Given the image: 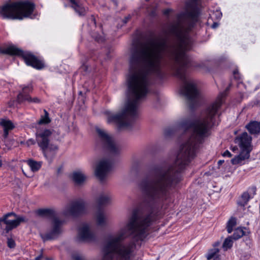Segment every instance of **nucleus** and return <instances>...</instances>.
<instances>
[{
    "instance_id": "obj_1",
    "label": "nucleus",
    "mask_w": 260,
    "mask_h": 260,
    "mask_svg": "<svg viewBox=\"0 0 260 260\" xmlns=\"http://www.w3.org/2000/svg\"><path fill=\"white\" fill-rule=\"evenodd\" d=\"M230 87L229 84L199 115L182 119V144L175 160L152 165L141 178L138 186L143 200L133 210L124 225L107 240L103 260H130L134 256L135 242L144 241L149 235L150 228L158 218L171 190L181 180V172L194 157L199 145L214 125L215 116Z\"/></svg>"
},
{
    "instance_id": "obj_2",
    "label": "nucleus",
    "mask_w": 260,
    "mask_h": 260,
    "mask_svg": "<svg viewBox=\"0 0 260 260\" xmlns=\"http://www.w3.org/2000/svg\"><path fill=\"white\" fill-rule=\"evenodd\" d=\"M200 0H189L185 12L177 15L169 27L176 42L168 44L166 38L156 37L146 44L132 47L129 57V70L127 81H146L152 72H158L161 61L168 57L173 63L178 74L191 66L185 52L193 45L188 32L198 21Z\"/></svg>"
},
{
    "instance_id": "obj_3",
    "label": "nucleus",
    "mask_w": 260,
    "mask_h": 260,
    "mask_svg": "<svg viewBox=\"0 0 260 260\" xmlns=\"http://www.w3.org/2000/svg\"><path fill=\"white\" fill-rule=\"evenodd\" d=\"M151 83L127 82V100L118 113L108 116V122H115L119 129L131 126L138 117L140 103L152 91Z\"/></svg>"
},
{
    "instance_id": "obj_4",
    "label": "nucleus",
    "mask_w": 260,
    "mask_h": 260,
    "mask_svg": "<svg viewBox=\"0 0 260 260\" xmlns=\"http://www.w3.org/2000/svg\"><path fill=\"white\" fill-rule=\"evenodd\" d=\"M35 5L28 2L6 4L0 8V15L3 18L22 19L32 14Z\"/></svg>"
},
{
    "instance_id": "obj_5",
    "label": "nucleus",
    "mask_w": 260,
    "mask_h": 260,
    "mask_svg": "<svg viewBox=\"0 0 260 260\" xmlns=\"http://www.w3.org/2000/svg\"><path fill=\"white\" fill-rule=\"evenodd\" d=\"M36 141L40 147L44 157L49 162H51L55 156L58 147L50 143L52 132L49 129L36 133Z\"/></svg>"
},
{
    "instance_id": "obj_6",
    "label": "nucleus",
    "mask_w": 260,
    "mask_h": 260,
    "mask_svg": "<svg viewBox=\"0 0 260 260\" xmlns=\"http://www.w3.org/2000/svg\"><path fill=\"white\" fill-rule=\"evenodd\" d=\"M97 133L96 146L98 148L108 151L113 155L120 153L121 147L113 139V137L104 129L95 128Z\"/></svg>"
},
{
    "instance_id": "obj_7",
    "label": "nucleus",
    "mask_w": 260,
    "mask_h": 260,
    "mask_svg": "<svg viewBox=\"0 0 260 260\" xmlns=\"http://www.w3.org/2000/svg\"><path fill=\"white\" fill-rule=\"evenodd\" d=\"M0 53L11 55L21 56L27 66L37 69H41L44 67L43 62L30 53L24 52L13 45L0 48Z\"/></svg>"
},
{
    "instance_id": "obj_8",
    "label": "nucleus",
    "mask_w": 260,
    "mask_h": 260,
    "mask_svg": "<svg viewBox=\"0 0 260 260\" xmlns=\"http://www.w3.org/2000/svg\"><path fill=\"white\" fill-rule=\"evenodd\" d=\"M179 92L185 98L190 109H193L198 106L201 98V92L194 82H181Z\"/></svg>"
},
{
    "instance_id": "obj_9",
    "label": "nucleus",
    "mask_w": 260,
    "mask_h": 260,
    "mask_svg": "<svg viewBox=\"0 0 260 260\" xmlns=\"http://www.w3.org/2000/svg\"><path fill=\"white\" fill-rule=\"evenodd\" d=\"M251 140V137L246 132L243 133L236 138V142L239 143L241 151L238 155L232 159L231 162L233 165H242L245 159L249 158L250 153L252 150Z\"/></svg>"
},
{
    "instance_id": "obj_10",
    "label": "nucleus",
    "mask_w": 260,
    "mask_h": 260,
    "mask_svg": "<svg viewBox=\"0 0 260 260\" xmlns=\"http://www.w3.org/2000/svg\"><path fill=\"white\" fill-rule=\"evenodd\" d=\"M38 214L41 216H48L52 219L51 230L45 234H41V238L44 241L56 238L61 233V225L63 221L56 217L55 212L51 209H39L38 210Z\"/></svg>"
},
{
    "instance_id": "obj_11",
    "label": "nucleus",
    "mask_w": 260,
    "mask_h": 260,
    "mask_svg": "<svg viewBox=\"0 0 260 260\" xmlns=\"http://www.w3.org/2000/svg\"><path fill=\"white\" fill-rule=\"evenodd\" d=\"M110 202L111 196L108 192H101L95 199L96 206L95 219L99 226H104L107 224V217L102 208L109 205Z\"/></svg>"
},
{
    "instance_id": "obj_12",
    "label": "nucleus",
    "mask_w": 260,
    "mask_h": 260,
    "mask_svg": "<svg viewBox=\"0 0 260 260\" xmlns=\"http://www.w3.org/2000/svg\"><path fill=\"white\" fill-rule=\"evenodd\" d=\"M86 204L82 199H78L69 203L62 211L64 216L77 217L86 212Z\"/></svg>"
},
{
    "instance_id": "obj_13",
    "label": "nucleus",
    "mask_w": 260,
    "mask_h": 260,
    "mask_svg": "<svg viewBox=\"0 0 260 260\" xmlns=\"http://www.w3.org/2000/svg\"><path fill=\"white\" fill-rule=\"evenodd\" d=\"M25 221L24 216H18L14 212H10L0 218V224L4 223L6 224L5 230L8 233L13 229L19 226L21 222Z\"/></svg>"
},
{
    "instance_id": "obj_14",
    "label": "nucleus",
    "mask_w": 260,
    "mask_h": 260,
    "mask_svg": "<svg viewBox=\"0 0 260 260\" xmlns=\"http://www.w3.org/2000/svg\"><path fill=\"white\" fill-rule=\"evenodd\" d=\"M113 160L111 158L101 159L96 166L95 174L101 182H104L107 174L112 170Z\"/></svg>"
},
{
    "instance_id": "obj_15",
    "label": "nucleus",
    "mask_w": 260,
    "mask_h": 260,
    "mask_svg": "<svg viewBox=\"0 0 260 260\" xmlns=\"http://www.w3.org/2000/svg\"><path fill=\"white\" fill-rule=\"evenodd\" d=\"M96 234L90 225L83 223L79 228L78 239L80 242H91L96 240Z\"/></svg>"
},
{
    "instance_id": "obj_16",
    "label": "nucleus",
    "mask_w": 260,
    "mask_h": 260,
    "mask_svg": "<svg viewBox=\"0 0 260 260\" xmlns=\"http://www.w3.org/2000/svg\"><path fill=\"white\" fill-rule=\"evenodd\" d=\"M72 179L76 186H82L85 183L87 176L83 172L77 171L72 173Z\"/></svg>"
},
{
    "instance_id": "obj_17",
    "label": "nucleus",
    "mask_w": 260,
    "mask_h": 260,
    "mask_svg": "<svg viewBox=\"0 0 260 260\" xmlns=\"http://www.w3.org/2000/svg\"><path fill=\"white\" fill-rule=\"evenodd\" d=\"M32 89L31 85H28L27 86L22 87V92L19 93L17 96V101L18 103L21 104L25 101H30L32 98L29 97L26 93L27 91H29Z\"/></svg>"
},
{
    "instance_id": "obj_18",
    "label": "nucleus",
    "mask_w": 260,
    "mask_h": 260,
    "mask_svg": "<svg viewBox=\"0 0 260 260\" xmlns=\"http://www.w3.org/2000/svg\"><path fill=\"white\" fill-rule=\"evenodd\" d=\"M246 128L251 134H258L260 133V123L252 121L246 125Z\"/></svg>"
},
{
    "instance_id": "obj_19",
    "label": "nucleus",
    "mask_w": 260,
    "mask_h": 260,
    "mask_svg": "<svg viewBox=\"0 0 260 260\" xmlns=\"http://www.w3.org/2000/svg\"><path fill=\"white\" fill-rule=\"evenodd\" d=\"M70 2L72 4V7L79 16L84 15L85 13L84 8L80 5L75 0H70Z\"/></svg>"
},
{
    "instance_id": "obj_20",
    "label": "nucleus",
    "mask_w": 260,
    "mask_h": 260,
    "mask_svg": "<svg viewBox=\"0 0 260 260\" xmlns=\"http://www.w3.org/2000/svg\"><path fill=\"white\" fill-rule=\"evenodd\" d=\"M237 224V219L235 217H232L228 220L226 223V229L228 233H231L233 231L234 228L236 226Z\"/></svg>"
},
{
    "instance_id": "obj_21",
    "label": "nucleus",
    "mask_w": 260,
    "mask_h": 260,
    "mask_svg": "<svg viewBox=\"0 0 260 260\" xmlns=\"http://www.w3.org/2000/svg\"><path fill=\"white\" fill-rule=\"evenodd\" d=\"M28 165L33 172H37L40 169L42 166V162L29 160L28 161Z\"/></svg>"
},
{
    "instance_id": "obj_22",
    "label": "nucleus",
    "mask_w": 260,
    "mask_h": 260,
    "mask_svg": "<svg viewBox=\"0 0 260 260\" xmlns=\"http://www.w3.org/2000/svg\"><path fill=\"white\" fill-rule=\"evenodd\" d=\"M250 199V196L249 193L247 192H244L240 199L238 201V204L241 206H244L246 204H247Z\"/></svg>"
},
{
    "instance_id": "obj_23",
    "label": "nucleus",
    "mask_w": 260,
    "mask_h": 260,
    "mask_svg": "<svg viewBox=\"0 0 260 260\" xmlns=\"http://www.w3.org/2000/svg\"><path fill=\"white\" fill-rule=\"evenodd\" d=\"M219 252V250L217 248H214L210 249L206 255L207 259L210 260L212 258L214 259L216 257H219L218 254Z\"/></svg>"
},
{
    "instance_id": "obj_24",
    "label": "nucleus",
    "mask_w": 260,
    "mask_h": 260,
    "mask_svg": "<svg viewBox=\"0 0 260 260\" xmlns=\"http://www.w3.org/2000/svg\"><path fill=\"white\" fill-rule=\"evenodd\" d=\"M245 234V232H244L243 229L238 228L234 231V233L232 237L234 240H237L243 237Z\"/></svg>"
},
{
    "instance_id": "obj_25",
    "label": "nucleus",
    "mask_w": 260,
    "mask_h": 260,
    "mask_svg": "<svg viewBox=\"0 0 260 260\" xmlns=\"http://www.w3.org/2000/svg\"><path fill=\"white\" fill-rule=\"evenodd\" d=\"M45 115L44 116H42L41 119L38 121V124H48L50 122V119L49 117V114L47 112L46 110H44Z\"/></svg>"
},
{
    "instance_id": "obj_26",
    "label": "nucleus",
    "mask_w": 260,
    "mask_h": 260,
    "mask_svg": "<svg viewBox=\"0 0 260 260\" xmlns=\"http://www.w3.org/2000/svg\"><path fill=\"white\" fill-rule=\"evenodd\" d=\"M0 124L5 129L11 130L14 127L13 123L10 120H2Z\"/></svg>"
},
{
    "instance_id": "obj_27",
    "label": "nucleus",
    "mask_w": 260,
    "mask_h": 260,
    "mask_svg": "<svg viewBox=\"0 0 260 260\" xmlns=\"http://www.w3.org/2000/svg\"><path fill=\"white\" fill-rule=\"evenodd\" d=\"M232 239V236H230L225 239L222 244V247L225 250H226L232 246L233 243Z\"/></svg>"
},
{
    "instance_id": "obj_28",
    "label": "nucleus",
    "mask_w": 260,
    "mask_h": 260,
    "mask_svg": "<svg viewBox=\"0 0 260 260\" xmlns=\"http://www.w3.org/2000/svg\"><path fill=\"white\" fill-rule=\"evenodd\" d=\"M211 17L212 18H216V19H219L222 17V13L219 10H216L215 11H213L212 14H211Z\"/></svg>"
},
{
    "instance_id": "obj_29",
    "label": "nucleus",
    "mask_w": 260,
    "mask_h": 260,
    "mask_svg": "<svg viewBox=\"0 0 260 260\" xmlns=\"http://www.w3.org/2000/svg\"><path fill=\"white\" fill-rule=\"evenodd\" d=\"M88 69V65L84 63L79 69V72L83 74V77L85 76L87 74Z\"/></svg>"
},
{
    "instance_id": "obj_30",
    "label": "nucleus",
    "mask_w": 260,
    "mask_h": 260,
    "mask_svg": "<svg viewBox=\"0 0 260 260\" xmlns=\"http://www.w3.org/2000/svg\"><path fill=\"white\" fill-rule=\"evenodd\" d=\"M92 37L94 39V40L98 42H102L104 41V37L102 35H92Z\"/></svg>"
},
{
    "instance_id": "obj_31",
    "label": "nucleus",
    "mask_w": 260,
    "mask_h": 260,
    "mask_svg": "<svg viewBox=\"0 0 260 260\" xmlns=\"http://www.w3.org/2000/svg\"><path fill=\"white\" fill-rule=\"evenodd\" d=\"M7 244H8V246L10 248H14L15 246V242L12 239H8Z\"/></svg>"
},
{
    "instance_id": "obj_32",
    "label": "nucleus",
    "mask_w": 260,
    "mask_h": 260,
    "mask_svg": "<svg viewBox=\"0 0 260 260\" xmlns=\"http://www.w3.org/2000/svg\"><path fill=\"white\" fill-rule=\"evenodd\" d=\"M233 76L235 80H240L241 79V76L237 70H235L233 72Z\"/></svg>"
},
{
    "instance_id": "obj_33",
    "label": "nucleus",
    "mask_w": 260,
    "mask_h": 260,
    "mask_svg": "<svg viewBox=\"0 0 260 260\" xmlns=\"http://www.w3.org/2000/svg\"><path fill=\"white\" fill-rule=\"evenodd\" d=\"M223 156L226 157L228 156L229 157H231L232 156V154L230 153V152L229 150H226L224 153L222 154Z\"/></svg>"
},
{
    "instance_id": "obj_34",
    "label": "nucleus",
    "mask_w": 260,
    "mask_h": 260,
    "mask_svg": "<svg viewBox=\"0 0 260 260\" xmlns=\"http://www.w3.org/2000/svg\"><path fill=\"white\" fill-rule=\"evenodd\" d=\"M35 140L34 139H29L27 141V144L28 145H33V144H35Z\"/></svg>"
},
{
    "instance_id": "obj_35",
    "label": "nucleus",
    "mask_w": 260,
    "mask_h": 260,
    "mask_svg": "<svg viewBox=\"0 0 260 260\" xmlns=\"http://www.w3.org/2000/svg\"><path fill=\"white\" fill-rule=\"evenodd\" d=\"M173 132L171 129H167L165 131V134L167 136H170L172 134Z\"/></svg>"
},
{
    "instance_id": "obj_36",
    "label": "nucleus",
    "mask_w": 260,
    "mask_h": 260,
    "mask_svg": "<svg viewBox=\"0 0 260 260\" xmlns=\"http://www.w3.org/2000/svg\"><path fill=\"white\" fill-rule=\"evenodd\" d=\"M171 11H172V9H167L164 11V14L165 15H168L171 13Z\"/></svg>"
},
{
    "instance_id": "obj_37",
    "label": "nucleus",
    "mask_w": 260,
    "mask_h": 260,
    "mask_svg": "<svg viewBox=\"0 0 260 260\" xmlns=\"http://www.w3.org/2000/svg\"><path fill=\"white\" fill-rule=\"evenodd\" d=\"M29 102H33V103H39L40 102V100L38 98H35L32 99V100L30 101H29Z\"/></svg>"
},
{
    "instance_id": "obj_38",
    "label": "nucleus",
    "mask_w": 260,
    "mask_h": 260,
    "mask_svg": "<svg viewBox=\"0 0 260 260\" xmlns=\"http://www.w3.org/2000/svg\"><path fill=\"white\" fill-rule=\"evenodd\" d=\"M9 131L8 129H4V137L5 138H7L8 134H9Z\"/></svg>"
},
{
    "instance_id": "obj_39",
    "label": "nucleus",
    "mask_w": 260,
    "mask_h": 260,
    "mask_svg": "<svg viewBox=\"0 0 260 260\" xmlns=\"http://www.w3.org/2000/svg\"><path fill=\"white\" fill-rule=\"evenodd\" d=\"M219 25V24L217 22H214L212 25V28H215L217 27Z\"/></svg>"
},
{
    "instance_id": "obj_40",
    "label": "nucleus",
    "mask_w": 260,
    "mask_h": 260,
    "mask_svg": "<svg viewBox=\"0 0 260 260\" xmlns=\"http://www.w3.org/2000/svg\"><path fill=\"white\" fill-rule=\"evenodd\" d=\"M74 260H84L81 256H73Z\"/></svg>"
},
{
    "instance_id": "obj_41",
    "label": "nucleus",
    "mask_w": 260,
    "mask_h": 260,
    "mask_svg": "<svg viewBox=\"0 0 260 260\" xmlns=\"http://www.w3.org/2000/svg\"><path fill=\"white\" fill-rule=\"evenodd\" d=\"M231 150H232L233 152H235V151H236L238 150V147H237V146H235L232 147H231Z\"/></svg>"
},
{
    "instance_id": "obj_42",
    "label": "nucleus",
    "mask_w": 260,
    "mask_h": 260,
    "mask_svg": "<svg viewBox=\"0 0 260 260\" xmlns=\"http://www.w3.org/2000/svg\"><path fill=\"white\" fill-rule=\"evenodd\" d=\"M219 245H220V242L217 241V242H215L213 245L214 247V248H216V247H218Z\"/></svg>"
},
{
    "instance_id": "obj_43",
    "label": "nucleus",
    "mask_w": 260,
    "mask_h": 260,
    "mask_svg": "<svg viewBox=\"0 0 260 260\" xmlns=\"http://www.w3.org/2000/svg\"><path fill=\"white\" fill-rule=\"evenodd\" d=\"M129 18H130V16H127V17H125V19H124V21H123L124 23H126L128 21V20L129 19Z\"/></svg>"
},
{
    "instance_id": "obj_44",
    "label": "nucleus",
    "mask_w": 260,
    "mask_h": 260,
    "mask_svg": "<svg viewBox=\"0 0 260 260\" xmlns=\"http://www.w3.org/2000/svg\"><path fill=\"white\" fill-rule=\"evenodd\" d=\"M43 257V254H41L40 255H39L38 256H37L36 258V260H40L41 258Z\"/></svg>"
},
{
    "instance_id": "obj_45",
    "label": "nucleus",
    "mask_w": 260,
    "mask_h": 260,
    "mask_svg": "<svg viewBox=\"0 0 260 260\" xmlns=\"http://www.w3.org/2000/svg\"><path fill=\"white\" fill-rule=\"evenodd\" d=\"M224 162V160H220L218 161V165H220Z\"/></svg>"
},
{
    "instance_id": "obj_46",
    "label": "nucleus",
    "mask_w": 260,
    "mask_h": 260,
    "mask_svg": "<svg viewBox=\"0 0 260 260\" xmlns=\"http://www.w3.org/2000/svg\"><path fill=\"white\" fill-rule=\"evenodd\" d=\"M213 260H220V258L218 257H216Z\"/></svg>"
},
{
    "instance_id": "obj_47",
    "label": "nucleus",
    "mask_w": 260,
    "mask_h": 260,
    "mask_svg": "<svg viewBox=\"0 0 260 260\" xmlns=\"http://www.w3.org/2000/svg\"><path fill=\"white\" fill-rule=\"evenodd\" d=\"M46 260H52V258L46 257Z\"/></svg>"
},
{
    "instance_id": "obj_48",
    "label": "nucleus",
    "mask_w": 260,
    "mask_h": 260,
    "mask_svg": "<svg viewBox=\"0 0 260 260\" xmlns=\"http://www.w3.org/2000/svg\"><path fill=\"white\" fill-rule=\"evenodd\" d=\"M85 79H86L84 77L80 78V80H85Z\"/></svg>"
},
{
    "instance_id": "obj_49",
    "label": "nucleus",
    "mask_w": 260,
    "mask_h": 260,
    "mask_svg": "<svg viewBox=\"0 0 260 260\" xmlns=\"http://www.w3.org/2000/svg\"><path fill=\"white\" fill-rule=\"evenodd\" d=\"M81 93H82V91H80V92H79V94H81Z\"/></svg>"
},
{
    "instance_id": "obj_50",
    "label": "nucleus",
    "mask_w": 260,
    "mask_h": 260,
    "mask_svg": "<svg viewBox=\"0 0 260 260\" xmlns=\"http://www.w3.org/2000/svg\"><path fill=\"white\" fill-rule=\"evenodd\" d=\"M1 165H2V162H1V161H0V166H1Z\"/></svg>"
},
{
    "instance_id": "obj_51",
    "label": "nucleus",
    "mask_w": 260,
    "mask_h": 260,
    "mask_svg": "<svg viewBox=\"0 0 260 260\" xmlns=\"http://www.w3.org/2000/svg\"><path fill=\"white\" fill-rule=\"evenodd\" d=\"M147 1H148V0H146Z\"/></svg>"
}]
</instances>
